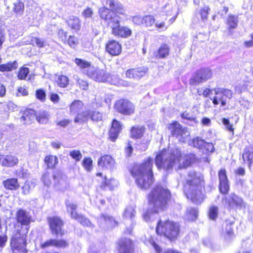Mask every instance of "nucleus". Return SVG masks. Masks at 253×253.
Returning a JSON list of instances; mask_svg holds the SVG:
<instances>
[{
  "instance_id": "obj_23",
  "label": "nucleus",
  "mask_w": 253,
  "mask_h": 253,
  "mask_svg": "<svg viewBox=\"0 0 253 253\" xmlns=\"http://www.w3.org/2000/svg\"><path fill=\"white\" fill-rule=\"evenodd\" d=\"M168 128L170 130L172 134L177 137H178L182 132L184 134L186 133V132H185V128L183 127L179 123L176 121L169 124Z\"/></svg>"
},
{
  "instance_id": "obj_59",
  "label": "nucleus",
  "mask_w": 253,
  "mask_h": 253,
  "mask_svg": "<svg viewBox=\"0 0 253 253\" xmlns=\"http://www.w3.org/2000/svg\"><path fill=\"white\" fill-rule=\"evenodd\" d=\"M132 20L133 23L137 25H141L143 24V16L139 15L133 16Z\"/></svg>"
},
{
  "instance_id": "obj_29",
  "label": "nucleus",
  "mask_w": 253,
  "mask_h": 253,
  "mask_svg": "<svg viewBox=\"0 0 253 253\" xmlns=\"http://www.w3.org/2000/svg\"><path fill=\"white\" fill-rule=\"evenodd\" d=\"M84 106L83 103L79 100H75L70 106L71 113L75 114L78 113L80 110L83 109Z\"/></svg>"
},
{
  "instance_id": "obj_34",
  "label": "nucleus",
  "mask_w": 253,
  "mask_h": 253,
  "mask_svg": "<svg viewBox=\"0 0 253 253\" xmlns=\"http://www.w3.org/2000/svg\"><path fill=\"white\" fill-rule=\"evenodd\" d=\"M144 130L145 128L143 126H134L131 129V136L135 138H140L143 135Z\"/></svg>"
},
{
  "instance_id": "obj_26",
  "label": "nucleus",
  "mask_w": 253,
  "mask_h": 253,
  "mask_svg": "<svg viewBox=\"0 0 253 253\" xmlns=\"http://www.w3.org/2000/svg\"><path fill=\"white\" fill-rule=\"evenodd\" d=\"M242 157L245 162H248L250 166L253 162V146L247 147L242 155Z\"/></svg>"
},
{
  "instance_id": "obj_28",
  "label": "nucleus",
  "mask_w": 253,
  "mask_h": 253,
  "mask_svg": "<svg viewBox=\"0 0 253 253\" xmlns=\"http://www.w3.org/2000/svg\"><path fill=\"white\" fill-rule=\"evenodd\" d=\"M75 63L76 65L82 70H84V72L87 73V71L90 68L93 67L91 65V63L86 60H83L80 58H76L75 60Z\"/></svg>"
},
{
  "instance_id": "obj_25",
  "label": "nucleus",
  "mask_w": 253,
  "mask_h": 253,
  "mask_svg": "<svg viewBox=\"0 0 253 253\" xmlns=\"http://www.w3.org/2000/svg\"><path fill=\"white\" fill-rule=\"evenodd\" d=\"M68 26L76 31H79L81 26V21L79 18L75 16H70L66 20Z\"/></svg>"
},
{
  "instance_id": "obj_52",
  "label": "nucleus",
  "mask_w": 253,
  "mask_h": 253,
  "mask_svg": "<svg viewBox=\"0 0 253 253\" xmlns=\"http://www.w3.org/2000/svg\"><path fill=\"white\" fill-rule=\"evenodd\" d=\"M93 14V11L90 7H87L82 12V16L85 19L91 18Z\"/></svg>"
},
{
  "instance_id": "obj_32",
  "label": "nucleus",
  "mask_w": 253,
  "mask_h": 253,
  "mask_svg": "<svg viewBox=\"0 0 253 253\" xmlns=\"http://www.w3.org/2000/svg\"><path fill=\"white\" fill-rule=\"evenodd\" d=\"M44 162L48 168H53L58 163V158L57 157L49 155L46 156L44 158Z\"/></svg>"
},
{
  "instance_id": "obj_18",
  "label": "nucleus",
  "mask_w": 253,
  "mask_h": 253,
  "mask_svg": "<svg viewBox=\"0 0 253 253\" xmlns=\"http://www.w3.org/2000/svg\"><path fill=\"white\" fill-rule=\"evenodd\" d=\"M106 49L110 54L113 56H117L121 53L122 46L117 41L111 40L106 43Z\"/></svg>"
},
{
  "instance_id": "obj_57",
  "label": "nucleus",
  "mask_w": 253,
  "mask_h": 253,
  "mask_svg": "<svg viewBox=\"0 0 253 253\" xmlns=\"http://www.w3.org/2000/svg\"><path fill=\"white\" fill-rule=\"evenodd\" d=\"M185 132H186V133L184 134L183 132H181L179 136L178 137L179 140L183 142H187L190 137V133L186 128Z\"/></svg>"
},
{
  "instance_id": "obj_42",
  "label": "nucleus",
  "mask_w": 253,
  "mask_h": 253,
  "mask_svg": "<svg viewBox=\"0 0 253 253\" xmlns=\"http://www.w3.org/2000/svg\"><path fill=\"white\" fill-rule=\"evenodd\" d=\"M31 43L33 45H36L39 47L42 48L45 46V42L42 39L36 37H32L31 40Z\"/></svg>"
},
{
  "instance_id": "obj_7",
  "label": "nucleus",
  "mask_w": 253,
  "mask_h": 253,
  "mask_svg": "<svg viewBox=\"0 0 253 253\" xmlns=\"http://www.w3.org/2000/svg\"><path fill=\"white\" fill-rule=\"evenodd\" d=\"M156 232L159 235H164L170 240L177 238L179 233V224L177 223L167 221L162 223H158Z\"/></svg>"
},
{
  "instance_id": "obj_38",
  "label": "nucleus",
  "mask_w": 253,
  "mask_h": 253,
  "mask_svg": "<svg viewBox=\"0 0 253 253\" xmlns=\"http://www.w3.org/2000/svg\"><path fill=\"white\" fill-rule=\"evenodd\" d=\"M218 214V208L215 206H211L209 208L208 215L212 220H215Z\"/></svg>"
},
{
  "instance_id": "obj_45",
  "label": "nucleus",
  "mask_w": 253,
  "mask_h": 253,
  "mask_svg": "<svg viewBox=\"0 0 253 253\" xmlns=\"http://www.w3.org/2000/svg\"><path fill=\"white\" fill-rule=\"evenodd\" d=\"M155 22L154 16L152 15H146L143 16V24L147 27L152 26Z\"/></svg>"
},
{
  "instance_id": "obj_11",
  "label": "nucleus",
  "mask_w": 253,
  "mask_h": 253,
  "mask_svg": "<svg viewBox=\"0 0 253 253\" xmlns=\"http://www.w3.org/2000/svg\"><path fill=\"white\" fill-rule=\"evenodd\" d=\"M212 76V72L209 69H203L197 71L190 80V84L198 85L210 79Z\"/></svg>"
},
{
  "instance_id": "obj_63",
  "label": "nucleus",
  "mask_w": 253,
  "mask_h": 253,
  "mask_svg": "<svg viewBox=\"0 0 253 253\" xmlns=\"http://www.w3.org/2000/svg\"><path fill=\"white\" fill-rule=\"evenodd\" d=\"M68 245V243L64 240H56L55 246L57 248H65Z\"/></svg>"
},
{
  "instance_id": "obj_35",
  "label": "nucleus",
  "mask_w": 253,
  "mask_h": 253,
  "mask_svg": "<svg viewBox=\"0 0 253 253\" xmlns=\"http://www.w3.org/2000/svg\"><path fill=\"white\" fill-rule=\"evenodd\" d=\"M17 67V64L16 61L13 62H8L6 64L0 65V71L5 72L10 71L15 69Z\"/></svg>"
},
{
  "instance_id": "obj_39",
  "label": "nucleus",
  "mask_w": 253,
  "mask_h": 253,
  "mask_svg": "<svg viewBox=\"0 0 253 253\" xmlns=\"http://www.w3.org/2000/svg\"><path fill=\"white\" fill-rule=\"evenodd\" d=\"M56 83L59 86L66 87L69 84V79L65 76H59L56 80Z\"/></svg>"
},
{
  "instance_id": "obj_22",
  "label": "nucleus",
  "mask_w": 253,
  "mask_h": 253,
  "mask_svg": "<svg viewBox=\"0 0 253 253\" xmlns=\"http://www.w3.org/2000/svg\"><path fill=\"white\" fill-rule=\"evenodd\" d=\"M36 118L35 112L31 109L25 110L20 118V122L23 124H31Z\"/></svg>"
},
{
  "instance_id": "obj_62",
  "label": "nucleus",
  "mask_w": 253,
  "mask_h": 253,
  "mask_svg": "<svg viewBox=\"0 0 253 253\" xmlns=\"http://www.w3.org/2000/svg\"><path fill=\"white\" fill-rule=\"evenodd\" d=\"M103 219L105 222L110 226H114L116 225L117 222L115 219L111 216H103Z\"/></svg>"
},
{
  "instance_id": "obj_19",
  "label": "nucleus",
  "mask_w": 253,
  "mask_h": 253,
  "mask_svg": "<svg viewBox=\"0 0 253 253\" xmlns=\"http://www.w3.org/2000/svg\"><path fill=\"white\" fill-rule=\"evenodd\" d=\"M146 73L144 68H138L127 70L126 73V77L129 79H139L144 77Z\"/></svg>"
},
{
  "instance_id": "obj_8",
  "label": "nucleus",
  "mask_w": 253,
  "mask_h": 253,
  "mask_svg": "<svg viewBox=\"0 0 253 253\" xmlns=\"http://www.w3.org/2000/svg\"><path fill=\"white\" fill-rule=\"evenodd\" d=\"M213 91L215 95L210 99L215 106L219 104L222 107L225 106L227 104V98L231 99L232 97V92L229 89L216 87Z\"/></svg>"
},
{
  "instance_id": "obj_15",
  "label": "nucleus",
  "mask_w": 253,
  "mask_h": 253,
  "mask_svg": "<svg viewBox=\"0 0 253 253\" xmlns=\"http://www.w3.org/2000/svg\"><path fill=\"white\" fill-rule=\"evenodd\" d=\"M48 222L52 234L61 236L64 234V231L62 229L63 223L60 218L56 216L49 217Z\"/></svg>"
},
{
  "instance_id": "obj_53",
  "label": "nucleus",
  "mask_w": 253,
  "mask_h": 253,
  "mask_svg": "<svg viewBox=\"0 0 253 253\" xmlns=\"http://www.w3.org/2000/svg\"><path fill=\"white\" fill-rule=\"evenodd\" d=\"M181 116L184 119L194 122L196 123H197V121L196 120L195 116L188 112H184V113L181 114Z\"/></svg>"
},
{
  "instance_id": "obj_37",
  "label": "nucleus",
  "mask_w": 253,
  "mask_h": 253,
  "mask_svg": "<svg viewBox=\"0 0 253 253\" xmlns=\"http://www.w3.org/2000/svg\"><path fill=\"white\" fill-rule=\"evenodd\" d=\"M169 52V48L167 44H162L158 50V56L160 58H165L167 56Z\"/></svg>"
},
{
  "instance_id": "obj_17",
  "label": "nucleus",
  "mask_w": 253,
  "mask_h": 253,
  "mask_svg": "<svg viewBox=\"0 0 253 253\" xmlns=\"http://www.w3.org/2000/svg\"><path fill=\"white\" fill-rule=\"evenodd\" d=\"M119 253H132L133 244L131 240L124 238L121 239L118 242Z\"/></svg>"
},
{
  "instance_id": "obj_13",
  "label": "nucleus",
  "mask_w": 253,
  "mask_h": 253,
  "mask_svg": "<svg viewBox=\"0 0 253 253\" xmlns=\"http://www.w3.org/2000/svg\"><path fill=\"white\" fill-rule=\"evenodd\" d=\"M178 15V12L175 7L171 4H168L162 7L161 10L159 14L160 16H165V19H167L169 17L171 16L169 21V25L172 24Z\"/></svg>"
},
{
  "instance_id": "obj_55",
  "label": "nucleus",
  "mask_w": 253,
  "mask_h": 253,
  "mask_svg": "<svg viewBox=\"0 0 253 253\" xmlns=\"http://www.w3.org/2000/svg\"><path fill=\"white\" fill-rule=\"evenodd\" d=\"M36 95L37 98L42 101H44L45 100L46 94L45 91L42 89L37 90Z\"/></svg>"
},
{
  "instance_id": "obj_36",
  "label": "nucleus",
  "mask_w": 253,
  "mask_h": 253,
  "mask_svg": "<svg viewBox=\"0 0 253 253\" xmlns=\"http://www.w3.org/2000/svg\"><path fill=\"white\" fill-rule=\"evenodd\" d=\"M189 144L190 145L199 149H203L205 144V141L204 139L200 138L199 137H196L189 141Z\"/></svg>"
},
{
  "instance_id": "obj_54",
  "label": "nucleus",
  "mask_w": 253,
  "mask_h": 253,
  "mask_svg": "<svg viewBox=\"0 0 253 253\" xmlns=\"http://www.w3.org/2000/svg\"><path fill=\"white\" fill-rule=\"evenodd\" d=\"M110 11V10L109 9ZM114 10L115 11V12L114 11V12L115 13H116L117 14V13H118V14H121V15H125V8L123 7V5L118 2L117 3V4L116 5V6L115 7ZM111 11H112L111 10Z\"/></svg>"
},
{
  "instance_id": "obj_47",
  "label": "nucleus",
  "mask_w": 253,
  "mask_h": 253,
  "mask_svg": "<svg viewBox=\"0 0 253 253\" xmlns=\"http://www.w3.org/2000/svg\"><path fill=\"white\" fill-rule=\"evenodd\" d=\"M29 73V70L27 67L21 68L18 72V77L20 80H25Z\"/></svg>"
},
{
  "instance_id": "obj_5",
  "label": "nucleus",
  "mask_w": 253,
  "mask_h": 253,
  "mask_svg": "<svg viewBox=\"0 0 253 253\" xmlns=\"http://www.w3.org/2000/svg\"><path fill=\"white\" fill-rule=\"evenodd\" d=\"M100 18L105 20L112 30V33L115 36L127 38L132 35V31L126 26H121L120 17L108 8L102 7L99 9Z\"/></svg>"
},
{
  "instance_id": "obj_43",
  "label": "nucleus",
  "mask_w": 253,
  "mask_h": 253,
  "mask_svg": "<svg viewBox=\"0 0 253 253\" xmlns=\"http://www.w3.org/2000/svg\"><path fill=\"white\" fill-rule=\"evenodd\" d=\"M135 214L134 209L132 206L127 207L124 212V216L126 218L132 219Z\"/></svg>"
},
{
  "instance_id": "obj_58",
  "label": "nucleus",
  "mask_w": 253,
  "mask_h": 253,
  "mask_svg": "<svg viewBox=\"0 0 253 253\" xmlns=\"http://www.w3.org/2000/svg\"><path fill=\"white\" fill-rule=\"evenodd\" d=\"M28 94L27 89L25 86H19L17 88V92L16 93V96H19L21 95L25 96Z\"/></svg>"
},
{
  "instance_id": "obj_4",
  "label": "nucleus",
  "mask_w": 253,
  "mask_h": 253,
  "mask_svg": "<svg viewBox=\"0 0 253 253\" xmlns=\"http://www.w3.org/2000/svg\"><path fill=\"white\" fill-rule=\"evenodd\" d=\"M169 196V191L166 188L160 186L155 187L148 195L149 210L143 215L144 219L148 221L151 213L162 211Z\"/></svg>"
},
{
  "instance_id": "obj_51",
  "label": "nucleus",
  "mask_w": 253,
  "mask_h": 253,
  "mask_svg": "<svg viewBox=\"0 0 253 253\" xmlns=\"http://www.w3.org/2000/svg\"><path fill=\"white\" fill-rule=\"evenodd\" d=\"M24 5L21 2H17L14 4V11L17 14H22L24 11Z\"/></svg>"
},
{
  "instance_id": "obj_46",
  "label": "nucleus",
  "mask_w": 253,
  "mask_h": 253,
  "mask_svg": "<svg viewBox=\"0 0 253 253\" xmlns=\"http://www.w3.org/2000/svg\"><path fill=\"white\" fill-rule=\"evenodd\" d=\"M212 91H213V89L205 87L198 89L197 92L199 95H203L204 97H207L212 93Z\"/></svg>"
},
{
  "instance_id": "obj_61",
  "label": "nucleus",
  "mask_w": 253,
  "mask_h": 253,
  "mask_svg": "<svg viewBox=\"0 0 253 253\" xmlns=\"http://www.w3.org/2000/svg\"><path fill=\"white\" fill-rule=\"evenodd\" d=\"M56 239H50L41 244V247L45 248L50 246H55Z\"/></svg>"
},
{
  "instance_id": "obj_1",
  "label": "nucleus",
  "mask_w": 253,
  "mask_h": 253,
  "mask_svg": "<svg viewBox=\"0 0 253 253\" xmlns=\"http://www.w3.org/2000/svg\"><path fill=\"white\" fill-rule=\"evenodd\" d=\"M194 156L184 155L177 148L164 149L157 154L155 164L159 169L169 170L174 168L180 169L188 167L192 162Z\"/></svg>"
},
{
  "instance_id": "obj_40",
  "label": "nucleus",
  "mask_w": 253,
  "mask_h": 253,
  "mask_svg": "<svg viewBox=\"0 0 253 253\" xmlns=\"http://www.w3.org/2000/svg\"><path fill=\"white\" fill-rule=\"evenodd\" d=\"M186 218L189 220H193L197 218L198 216V211L196 209L193 208H188L187 210Z\"/></svg>"
},
{
  "instance_id": "obj_24",
  "label": "nucleus",
  "mask_w": 253,
  "mask_h": 253,
  "mask_svg": "<svg viewBox=\"0 0 253 253\" xmlns=\"http://www.w3.org/2000/svg\"><path fill=\"white\" fill-rule=\"evenodd\" d=\"M3 185L6 189L10 190H16L19 189L20 185L17 178H9L2 182Z\"/></svg>"
},
{
  "instance_id": "obj_9",
  "label": "nucleus",
  "mask_w": 253,
  "mask_h": 253,
  "mask_svg": "<svg viewBox=\"0 0 253 253\" xmlns=\"http://www.w3.org/2000/svg\"><path fill=\"white\" fill-rule=\"evenodd\" d=\"M86 75L95 82L105 83L110 82L111 76L106 70L97 67H91Z\"/></svg>"
},
{
  "instance_id": "obj_3",
  "label": "nucleus",
  "mask_w": 253,
  "mask_h": 253,
  "mask_svg": "<svg viewBox=\"0 0 253 253\" xmlns=\"http://www.w3.org/2000/svg\"><path fill=\"white\" fill-rule=\"evenodd\" d=\"M203 182V176L200 173L193 170L189 172L184 190L187 198L197 204H201L205 198Z\"/></svg>"
},
{
  "instance_id": "obj_50",
  "label": "nucleus",
  "mask_w": 253,
  "mask_h": 253,
  "mask_svg": "<svg viewBox=\"0 0 253 253\" xmlns=\"http://www.w3.org/2000/svg\"><path fill=\"white\" fill-rule=\"evenodd\" d=\"M70 156L76 161H79L82 158L81 152L78 150H73L70 152Z\"/></svg>"
},
{
  "instance_id": "obj_14",
  "label": "nucleus",
  "mask_w": 253,
  "mask_h": 253,
  "mask_svg": "<svg viewBox=\"0 0 253 253\" xmlns=\"http://www.w3.org/2000/svg\"><path fill=\"white\" fill-rule=\"evenodd\" d=\"M115 107L118 112L125 115H129L134 112L133 104L127 100H118L116 103Z\"/></svg>"
},
{
  "instance_id": "obj_2",
  "label": "nucleus",
  "mask_w": 253,
  "mask_h": 253,
  "mask_svg": "<svg viewBox=\"0 0 253 253\" xmlns=\"http://www.w3.org/2000/svg\"><path fill=\"white\" fill-rule=\"evenodd\" d=\"M15 218L18 223L26 227L24 229L22 226H16L11 241L12 253H26V237L29 229L27 226L31 221L32 217L28 211L20 208L16 212Z\"/></svg>"
},
{
  "instance_id": "obj_49",
  "label": "nucleus",
  "mask_w": 253,
  "mask_h": 253,
  "mask_svg": "<svg viewBox=\"0 0 253 253\" xmlns=\"http://www.w3.org/2000/svg\"><path fill=\"white\" fill-rule=\"evenodd\" d=\"M105 184L111 190H113L118 186L119 182L114 178H111L106 180Z\"/></svg>"
},
{
  "instance_id": "obj_44",
  "label": "nucleus",
  "mask_w": 253,
  "mask_h": 253,
  "mask_svg": "<svg viewBox=\"0 0 253 253\" xmlns=\"http://www.w3.org/2000/svg\"><path fill=\"white\" fill-rule=\"evenodd\" d=\"M89 118L94 121H98L102 119V114L96 111H89Z\"/></svg>"
},
{
  "instance_id": "obj_6",
  "label": "nucleus",
  "mask_w": 253,
  "mask_h": 253,
  "mask_svg": "<svg viewBox=\"0 0 253 253\" xmlns=\"http://www.w3.org/2000/svg\"><path fill=\"white\" fill-rule=\"evenodd\" d=\"M153 159L148 158L141 165L134 167L131 170L137 186L141 189H148L153 182Z\"/></svg>"
},
{
  "instance_id": "obj_31",
  "label": "nucleus",
  "mask_w": 253,
  "mask_h": 253,
  "mask_svg": "<svg viewBox=\"0 0 253 253\" xmlns=\"http://www.w3.org/2000/svg\"><path fill=\"white\" fill-rule=\"evenodd\" d=\"M89 111L78 113L77 115L75 118L74 122L76 123H81L86 122L89 119Z\"/></svg>"
},
{
  "instance_id": "obj_27",
  "label": "nucleus",
  "mask_w": 253,
  "mask_h": 253,
  "mask_svg": "<svg viewBox=\"0 0 253 253\" xmlns=\"http://www.w3.org/2000/svg\"><path fill=\"white\" fill-rule=\"evenodd\" d=\"M18 159L14 156L6 155L3 156L1 165L5 167H13L18 163Z\"/></svg>"
},
{
  "instance_id": "obj_60",
  "label": "nucleus",
  "mask_w": 253,
  "mask_h": 253,
  "mask_svg": "<svg viewBox=\"0 0 253 253\" xmlns=\"http://www.w3.org/2000/svg\"><path fill=\"white\" fill-rule=\"evenodd\" d=\"M155 27L158 29H159V30H161L162 31L166 30L168 28V26H167L166 24L165 21L160 22L159 21H157L156 22Z\"/></svg>"
},
{
  "instance_id": "obj_33",
  "label": "nucleus",
  "mask_w": 253,
  "mask_h": 253,
  "mask_svg": "<svg viewBox=\"0 0 253 253\" xmlns=\"http://www.w3.org/2000/svg\"><path fill=\"white\" fill-rule=\"evenodd\" d=\"M35 185V182L32 180L26 181L22 187V193L24 195L28 194L34 188Z\"/></svg>"
},
{
  "instance_id": "obj_21",
  "label": "nucleus",
  "mask_w": 253,
  "mask_h": 253,
  "mask_svg": "<svg viewBox=\"0 0 253 253\" xmlns=\"http://www.w3.org/2000/svg\"><path fill=\"white\" fill-rule=\"evenodd\" d=\"M122 130L121 123L116 120H114L112 123V127L109 131V137L110 139L115 141L118 137L119 133Z\"/></svg>"
},
{
  "instance_id": "obj_20",
  "label": "nucleus",
  "mask_w": 253,
  "mask_h": 253,
  "mask_svg": "<svg viewBox=\"0 0 253 253\" xmlns=\"http://www.w3.org/2000/svg\"><path fill=\"white\" fill-rule=\"evenodd\" d=\"M115 160L110 155H105L98 160V166L103 169H111L115 165Z\"/></svg>"
},
{
  "instance_id": "obj_12",
  "label": "nucleus",
  "mask_w": 253,
  "mask_h": 253,
  "mask_svg": "<svg viewBox=\"0 0 253 253\" xmlns=\"http://www.w3.org/2000/svg\"><path fill=\"white\" fill-rule=\"evenodd\" d=\"M66 205L67 208V211L70 212L72 218L78 220L84 226H89L91 225V222L88 219L82 215H79L77 212L74 211L77 208V206L76 204L68 201L66 202Z\"/></svg>"
},
{
  "instance_id": "obj_41",
  "label": "nucleus",
  "mask_w": 253,
  "mask_h": 253,
  "mask_svg": "<svg viewBox=\"0 0 253 253\" xmlns=\"http://www.w3.org/2000/svg\"><path fill=\"white\" fill-rule=\"evenodd\" d=\"M227 23L230 29L235 28L238 25L237 17L232 15L229 16L228 17Z\"/></svg>"
},
{
  "instance_id": "obj_16",
  "label": "nucleus",
  "mask_w": 253,
  "mask_h": 253,
  "mask_svg": "<svg viewBox=\"0 0 253 253\" xmlns=\"http://www.w3.org/2000/svg\"><path fill=\"white\" fill-rule=\"evenodd\" d=\"M218 178L219 181V189L222 194H226L229 189L228 180L224 169H220L218 172Z\"/></svg>"
},
{
  "instance_id": "obj_30",
  "label": "nucleus",
  "mask_w": 253,
  "mask_h": 253,
  "mask_svg": "<svg viewBox=\"0 0 253 253\" xmlns=\"http://www.w3.org/2000/svg\"><path fill=\"white\" fill-rule=\"evenodd\" d=\"M35 119L39 123L45 124L47 123L48 121L49 115L46 112L40 111L38 114H36Z\"/></svg>"
},
{
  "instance_id": "obj_48",
  "label": "nucleus",
  "mask_w": 253,
  "mask_h": 253,
  "mask_svg": "<svg viewBox=\"0 0 253 253\" xmlns=\"http://www.w3.org/2000/svg\"><path fill=\"white\" fill-rule=\"evenodd\" d=\"M145 244L147 246H152L157 253H160L161 251V249L160 248L159 246L155 243L153 238L151 237L149 238L148 240L145 241Z\"/></svg>"
},
{
  "instance_id": "obj_64",
  "label": "nucleus",
  "mask_w": 253,
  "mask_h": 253,
  "mask_svg": "<svg viewBox=\"0 0 253 253\" xmlns=\"http://www.w3.org/2000/svg\"><path fill=\"white\" fill-rule=\"evenodd\" d=\"M67 42L68 44L72 47H75L78 43V40L75 37L72 36L69 37Z\"/></svg>"
},
{
  "instance_id": "obj_10",
  "label": "nucleus",
  "mask_w": 253,
  "mask_h": 253,
  "mask_svg": "<svg viewBox=\"0 0 253 253\" xmlns=\"http://www.w3.org/2000/svg\"><path fill=\"white\" fill-rule=\"evenodd\" d=\"M222 204L229 209L241 208L244 206L243 200L234 194L225 197L222 200Z\"/></svg>"
},
{
  "instance_id": "obj_56",
  "label": "nucleus",
  "mask_w": 253,
  "mask_h": 253,
  "mask_svg": "<svg viewBox=\"0 0 253 253\" xmlns=\"http://www.w3.org/2000/svg\"><path fill=\"white\" fill-rule=\"evenodd\" d=\"M92 161L91 158H86L84 160L83 166L87 171H90L92 169Z\"/></svg>"
}]
</instances>
